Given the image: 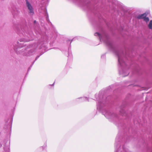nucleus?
I'll return each instance as SVG.
<instances>
[{
    "mask_svg": "<svg viewBox=\"0 0 152 152\" xmlns=\"http://www.w3.org/2000/svg\"><path fill=\"white\" fill-rule=\"evenodd\" d=\"M36 20H34V23H36Z\"/></svg>",
    "mask_w": 152,
    "mask_h": 152,
    "instance_id": "nucleus-5",
    "label": "nucleus"
},
{
    "mask_svg": "<svg viewBox=\"0 0 152 152\" xmlns=\"http://www.w3.org/2000/svg\"><path fill=\"white\" fill-rule=\"evenodd\" d=\"M96 34H98V35H99V33H96Z\"/></svg>",
    "mask_w": 152,
    "mask_h": 152,
    "instance_id": "nucleus-6",
    "label": "nucleus"
},
{
    "mask_svg": "<svg viewBox=\"0 0 152 152\" xmlns=\"http://www.w3.org/2000/svg\"><path fill=\"white\" fill-rule=\"evenodd\" d=\"M147 15L146 13H144L143 14H141L140 15H138L137 17V18L138 19H144V18L146 17Z\"/></svg>",
    "mask_w": 152,
    "mask_h": 152,
    "instance_id": "nucleus-2",
    "label": "nucleus"
},
{
    "mask_svg": "<svg viewBox=\"0 0 152 152\" xmlns=\"http://www.w3.org/2000/svg\"><path fill=\"white\" fill-rule=\"evenodd\" d=\"M148 26L149 29H152V20L150 21Z\"/></svg>",
    "mask_w": 152,
    "mask_h": 152,
    "instance_id": "nucleus-3",
    "label": "nucleus"
},
{
    "mask_svg": "<svg viewBox=\"0 0 152 152\" xmlns=\"http://www.w3.org/2000/svg\"><path fill=\"white\" fill-rule=\"evenodd\" d=\"M146 22H148L149 21V19L148 18L146 17L143 19Z\"/></svg>",
    "mask_w": 152,
    "mask_h": 152,
    "instance_id": "nucleus-4",
    "label": "nucleus"
},
{
    "mask_svg": "<svg viewBox=\"0 0 152 152\" xmlns=\"http://www.w3.org/2000/svg\"><path fill=\"white\" fill-rule=\"evenodd\" d=\"M26 6L29 11V13H30L31 15H33L34 14V12L32 6L31 4L28 2V0H26Z\"/></svg>",
    "mask_w": 152,
    "mask_h": 152,
    "instance_id": "nucleus-1",
    "label": "nucleus"
}]
</instances>
